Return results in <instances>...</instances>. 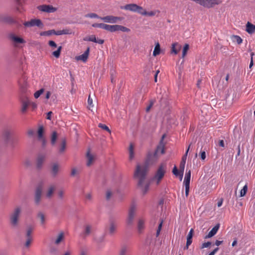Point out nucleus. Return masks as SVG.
Listing matches in <instances>:
<instances>
[{
    "mask_svg": "<svg viewBox=\"0 0 255 255\" xmlns=\"http://www.w3.org/2000/svg\"><path fill=\"white\" fill-rule=\"evenodd\" d=\"M158 159V155L155 152H149L147 155L145 162L141 165H137L134 172V178L138 179V186L141 188L143 194L148 190L149 184L145 183V177L150 165L155 163Z\"/></svg>",
    "mask_w": 255,
    "mask_h": 255,
    "instance_id": "f257e3e1",
    "label": "nucleus"
},
{
    "mask_svg": "<svg viewBox=\"0 0 255 255\" xmlns=\"http://www.w3.org/2000/svg\"><path fill=\"white\" fill-rule=\"evenodd\" d=\"M92 26L94 27H98L102 29H105L110 32H115L117 31H121L123 32H128L130 31V29L124 26L120 25H109L105 23H93Z\"/></svg>",
    "mask_w": 255,
    "mask_h": 255,
    "instance_id": "f03ea898",
    "label": "nucleus"
},
{
    "mask_svg": "<svg viewBox=\"0 0 255 255\" xmlns=\"http://www.w3.org/2000/svg\"><path fill=\"white\" fill-rule=\"evenodd\" d=\"M2 139L4 143L7 146L13 147L16 142V139L11 136L10 128L4 127L2 130Z\"/></svg>",
    "mask_w": 255,
    "mask_h": 255,
    "instance_id": "7ed1b4c3",
    "label": "nucleus"
},
{
    "mask_svg": "<svg viewBox=\"0 0 255 255\" xmlns=\"http://www.w3.org/2000/svg\"><path fill=\"white\" fill-rule=\"evenodd\" d=\"M121 8L128 11L137 12L139 14H145V9L135 3H129L122 6Z\"/></svg>",
    "mask_w": 255,
    "mask_h": 255,
    "instance_id": "20e7f679",
    "label": "nucleus"
},
{
    "mask_svg": "<svg viewBox=\"0 0 255 255\" xmlns=\"http://www.w3.org/2000/svg\"><path fill=\"white\" fill-rule=\"evenodd\" d=\"M166 169V165L165 163H161L156 171L153 179L156 180L157 184H159L160 180L163 177Z\"/></svg>",
    "mask_w": 255,
    "mask_h": 255,
    "instance_id": "39448f33",
    "label": "nucleus"
},
{
    "mask_svg": "<svg viewBox=\"0 0 255 255\" xmlns=\"http://www.w3.org/2000/svg\"><path fill=\"white\" fill-rule=\"evenodd\" d=\"M21 213V208L17 207L10 216V224L13 227H16L18 224V217Z\"/></svg>",
    "mask_w": 255,
    "mask_h": 255,
    "instance_id": "423d86ee",
    "label": "nucleus"
},
{
    "mask_svg": "<svg viewBox=\"0 0 255 255\" xmlns=\"http://www.w3.org/2000/svg\"><path fill=\"white\" fill-rule=\"evenodd\" d=\"M105 22L110 23H122L123 17H100Z\"/></svg>",
    "mask_w": 255,
    "mask_h": 255,
    "instance_id": "0eeeda50",
    "label": "nucleus"
},
{
    "mask_svg": "<svg viewBox=\"0 0 255 255\" xmlns=\"http://www.w3.org/2000/svg\"><path fill=\"white\" fill-rule=\"evenodd\" d=\"M39 11L45 12L47 13H53L55 12L57 8L51 5L43 4L37 7Z\"/></svg>",
    "mask_w": 255,
    "mask_h": 255,
    "instance_id": "6e6552de",
    "label": "nucleus"
},
{
    "mask_svg": "<svg viewBox=\"0 0 255 255\" xmlns=\"http://www.w3.org/2000/svg\"><path fill=\"white\" fill-rule=\"evenodd\" d=\"M191 178V171L189 170L188 172H186L184 180V184L185 188V196L188 197L189 195V188H190V181Z\"/></svg>",
    "mask_w": 255,
    "mask_h": 255,
    "instance_id": "1a4fd4ad",
    "label": "nucleus"
},
{
    "mask_svg": "<svg viewBox=\"0 0 255 255\" xmlns=\"http://www.w3.org/2000/svg\"><path fill=\"white\" fill-rule=\"evenodd\" d=\"M135 206L134 205H132L129 209L128 217L127 220V224L128 225L130 226L132 224L135 215Z\"/></svg>",
    "mask_w": 255,
    "mask_h": 255,
    "instance_id": "9d476101",
    "label": "nucleus"
},
{
    "mask_svg": "<svg viewBox=\"0 0 255 255\" xmlns=\"http://www.w3.org/2000/svg\"><path fill=\"white\" fill-rule=\"evenodd\" d=\"M1 21L9 25H14L16 27L21 25L20 23L13 17H3Z\"/></svg>",
    "mask_w": 255,
    "mask_h": 255,
    "instance_id": "9b49d317",
    "label": "nucleus"
},
{
    "mask_svg": "<svg viewBox=\"0 0 255 255\" xmlns=\"http://www.w3.org/2000/svg\"><path fill=\"white\" fill-rule=\"evenodd\" d=\"M23 24L26 27H31L33 26H37L40 27L43 25L42 23L39 19H33L30 21L25 22Z\"/></svg>",
    "mask_w": 255,
    "mask_h": 255,
    "instance_id": "f8f14e48",
    "label": "nucleus"
},
{
    "mask_svg": "<svg viewBox=\"0 0 255 255\" xmlns=\"http://www.w3.org/2000/svg\"><path fill=\"white\" fill-rule=\"evenodd\" d=\"M9 38L15 44H21L25 43V41L22 38L16 36L13 33L9 34Z\"/></svg>",
    "mask_w": 255,
    "mask_h": 255,
    "instance_id": "ddd939ff",
    "label": "nucleus"
},
{
    "mask_svg": "<svg viewBox=\"0 0 255 255\" xmlns=\"http://www.w3.org/2000/svg\"><path fill=\"white\" fill-rule=\"evenodd\" d=\"M42 189V185H39L36 189L35 194V202L38 204L40 202Z\"/></svg>",
    "mask_w": 255,
    "mask_h": 255,
    "instance_id": "4468645a",
    "label": "nucleus"
},
{
    "mask_svg": "<svg viewBox=\"0 0 255 255\" xmlns=\"http://www.w3.org/2000/svg\"><path fill=\"white\" fill-rule=\"evenodd\" d=\"M118 224L113 220H110L109 228V233L110 235H113L116 232Z\"/></svg>",
    "mask_w": 255,
    "mask_h": 255,
    "instance_id": "2eb2a0df",
    "label": "nucleus"
},
{
    "mask_svg": "<svg viewBox=\"0 0 255 255\" xmlns=\"http://www.w3.org/2000/svg\"><path fill=\"white\" fill-rule=\"evenodd\" d=\"M92 227L90 225H86L84 226V230L83 232L81 234V236L83 238H86L91 233Z\"/></svg>",
    "mask_w": 255,
    "mask_h": 255,
    "instance_id": "dca6fc26",
    "label": "nucleus"
},
{
    "mask_svg": "<svg viewBox=\"0 0 255 255\" xmlns=\"http://www.w3.org/2000/svg\"><path fill=\"white\" fill-rule=\"evenodd\" d=\"M30 101L27 99H23L21 101V112L24 113L26 112L29 106H30Z\"/></svg>",
    "mask_w": 255,
    "mask_h": 255,
    "instance_id": "f3484780",
    "label": "nucleus"
},
{
    "mask_svg": "<svg viewBox=\"0 0 255 255\" xmlns=\"http://www.w3.org/2000/svg\"><path fill=\"white\" fill-rule=\"evenodd\" d=\"M90 52V48L88 47L86 50L82 55L77 57V59L86 62L87 60Z\"/></svg>",
    "mask_w": 255,
    "mask_h": 255,
    "instance_id": "a211bd4d",
    "label": "nucleus"
},
{
    "mask_svg": "<svg viewBox=\"0 0 255 255\" xmlns=\"http://www.w3.org/2000/svg\"><path fill=\"white\" fill-rule=\"evenodd\" d=\"M219 228V225H216L215 226L212 230L209 232L208 234L205 237V239L210 238L214 236L217 232Z\"/></svg>",
    "mask_w": 255,
    "mask_h": 255,
    "instance_id": "6ab92c4d",
    "label": "nucleus"
},
{
    "mask_svg": "<svg viewBox=\"0 0 255 255\" xmlns=\"http://www.w3.org/2000/svg\"><path fill=\"white\" fill-rule=\"evenodd\" d=\"M246 31L249 34H253L255 32V25L248 22L246 24Z\"/></svg>",
    "mask_w": 255,
    "mask_h": 255,
    "instance_id": "aec40b11",
    "label": "nucleus"
},
{
    "mask_svg": "<svg viewBox=\"0 0 255 255\" xmlns=\"http://www.w3.org/2000/svg\"><path fill=\"white\" fill-rule=\"evenodd\" d=\"M45 156L43 155L40 154L38 156L36 161V166L38 169L41 168Z\"/></svg>",
    "mask_w": 255,
    "mask_h": 255,
    "instance_id": "412c9836",
    "label": "nucleus"
},
{
    "mask_svg": "<svg viewBox=\"0 0 255 255\" xmlns=\"http://www.w3.org/2000/svg\"><path fill=\"white\" fill-rule=\"evenodd\" d=\"M181 49V45L177 43H174L172 44L171 52L174 54H177Z\"/></svg>",
    "mask_w": 255,
    "mask_h": 255,
    "instance_id": "4be33fe9",
    "label": "nucleus"
},
{
    "mask_svg": "<svg viewBox=\"0 0 255 255\" xmlns=\"http://www.w3.org/2000/svg\"><path fill=\"white\" fill-rule=\"evenodd\" d=\"M154 152L156 153L157 155L159 153H160L161 154L164 153V146L162 140L160 141V144L157 146L156 149Z\"/></svg>",
    "mask_w": 255,
    "mask_h": 255,
    "instance_id": "5701e85b",
    "label": "nucleus"
},
{
    "mask_svg": "<svg viewBox=\"0 0 255 255\" xmlns=\"http://www.w3.org/2000/svg\"><path fill=\"white\" fill-rule=\"evenodd\" d=\"M130 248L126 246H123L119 253V255H129Z\"/></svg>",
    "mask_w": 255,
    "mask_h": 255,
    "instance_id": "b1692460",
    "label": "nucleus"
},
{
    "mask_svg": "<svg viewBox=\"0 0 255 255\" xmlns=\"http://www.w3.org/2000/svg\"><path fill=\"white\" fill-rule=\"evenodd\" d=\"M66 148V140L65 139H63L62 140V142H61V143L59 146V153H60V154L63 153L65 151Z\"/></svg>",
    "mask_w": 255,
    "mask_h": 255,
    "instance_id": "393cba45",
    "label": "nucleus"
},
{
    "mask_svg": "<svg viewBox=\"0 0 255 255\" xmlns=\"http://www.w3.org/2000/svg\"><path fill=\"white\" fill-rule=\"evenodd\" d=\"M55 189H56L55 185H50L49 186V187L48 188L47 192L46 193L47 197L50 198L52 196L53 192H54V190H55Z\"/></svg>",
    "mask_w": 255,
    "mask_h": 255,
    "instance_id": "a878e982",
    "label": "nucleus"
},
{
    "mask_svg": "<svg viewBox=\"0 0 255 255\" xmlns=\"http://www.w3.org/2000/svg\"><path fill=\"white\" fill-rule=\"evenodd\" d=\"M57 138V133L56 131H53L51 136V144L52 145H54Z\"/></svg>",
    "mask_w": 255,
    "mask_h": 255,
    "instance_id": "bb28decb",
    "label": "nucleus"
},
{
    "mask_svg": "<svg viewBox=\"0 0 255 255\" xmlns=\"http://www.w3.org/2000/svg\"><path fill=\"white\" fill-rule=\"evenodd\" d=\"M193 229H191L187 236V243L188 245H191L192 242V237H193Z\"/></svg>",
    "mask_w": 255,
    "mask_h": 255,
    "instance_id": "cd10ccee",
    "label": "nucleus"
},
{
    "mask_svg": "<svg viewBox=\"0 0 255 255\" xmlns=\"http://www.w3.org/2000/svg\"><path fill=\"white\" fill-rule=\"evenodd\" d=\"M64 235L63 232H60L57 238V239L55 241V244L56 245H58L64 239Z\"/></svg>",
    "mask_w": 255,
    "mask_h": 255,
    "instance_id": "c85d7f7f",
    "label": "nucleus"
},
{
    "mask_svg": "<svg viewBox=\"0 0 255 255\" xmlns=\"http://www.w3.org/2000/svg\"><path fill=\"white\" fill-rule=\"evenodd\" d=\"M160 52V45L158 42H157L155 46L154 47V49L153 52V55L154 56H156V55L159 54Z\"/></svg>",
    "mask_w": 255,
    "mask_h": 255,
    "instance_id": "c756f323",
    "label": "nucleus"
},
{
    "mask_svg": "<svg viewBox=\"0 0 255 255\" xmlns=\"http://www.w3.org/2000/svg\"><path fill=\"white\" fill-rule=\"evenodd\" d=\"M137 228L139 232H141L144 228V221L140 219L138 220Z\"/></svg>",
    "mask_w": 255,
    "mask_h": 255,
    "instance_id": "7c9ffc66",
    "label": "nucleus"
},
{
    "mask_svg": "<svg viewBox=\"0 0 255 255\" xmlns=\"http://www.w3.org/2000/svg\"><path fill=\"white\" fill-rule=\"evenodd\" d=\"M55 33V30L52 29L48 31H42L40 33V36H50L52 34H54Z\"/></svg>",
    "mask_w": 255,
    "mask_h": 255,
    "instance_id": "2f4dec72",
    "label": "nucleus"
},
{
    "mask_svg": "<svg viewBox=\"0 0 255 255\" xmlns=\"http://www.w3.org/2000/svg\"><path fill=\"white\" fill-rule=\"evenodd\" d=\"M87 158L88 159L87 165V166H90L93 161V157L89 151H88L87 153Z\"/></svg>",
    "mask_w": 255,
    "mask_h": 255,
    "instance_id": "473e14b6",
    "label": "nucleus"
},
{
    "mask_svg": "<svg viewBox=\"0 0 255 255\" xmlns=\"http://www.w3.org/2000/svg\"><path fill=\"white\" fill-rule=\"evenodd\" d=\"M185 163H184V162L181 161L180 164V166H179V168H180V180H182V177H183L184 170V168H185Z\"/></svg>",
    "mask_w": 255,
    "mask_h": 255,
    "instance_id": "72a5a7b5",
    "label": "nucleus"
},
{
    "mask_svg": "<svg viewBox=\"0 0 255 255\" xmlns=\"http://www.w3.org/2000/svg\"><path fill=\"white\" fill-rule=\"evenodd\" d=\"M59 166L57 163H55L53 165L52 167V173L54 176H55L58 172Z\"/></svg>",
    "mask_w": 255,
    "mask_h": 255,
    "instance_id": "f704fd0d",
    "label": "nucleus"
},
{
    "mask_svg": "<svg viewBox=\"0 0 255 255\" xmlns=\"http://www.w3.org/2000/svg\"><path fill=\"white\" fill-rule=\"evenodd\" d=\"M61 49H62V46H59L58 47L57 50L54 51L52 52V55L56 58H59L60 55Z\"/></svg>",
    "mask_w": 255,
    "mask_h": 255,
    "instance_id": "c9c22d12",
    "label": "nucleus"
},
{
    "mask_svg": "<svg viewBox=\"0 0 255 255\" xmlns=\"http://www.w3.org/2000/svg\"><path fill=\"white\" fill-rule=\"evenodd\" d=\"M37 217L40 219L41 224L42 225H44L45 221V218L44 214L42 212H39L37 214Z\"/></svg>",
    "mask_w": 255,
    "mask_h": 255,
    "instance_id": "e433bc0d",
    "label": "nucleus"
},
{
    "mask_svg": "<svg viewBox=\"0 0 255 255\" xmlns=\"http://www.w3.org/2000/svg\"><path fill=\"white\" fill-rule=\"evenodd\" d=\"M233 40L234 42H236L238 44H241L243 42V40L241 37L238 35H233Z\"/></svg>",
    "mask_w": 255,
    "mask_h": 255,
    "instance_id": "4c0bfd02",
    "label": "nucleus"
},
{
    "mask_svg": "<svg viewBox=\"0 0 255 255\" xmlns=\"http://www.w3.org/2000/svg\"><path fill=\"white\" fill-rule=\"evenodd\" d=\"M44 129L42 126H41L39 127L38 129V138L39 139H41L43 137V134Z\"/></svg>",
    "mask_w": 255,
    "mask_h": 255,
    "instance_id": "58836bf2",
    "label": "nucleus"
},
{
    "mask_svg": "<svg viewBox=\"0 0 255 255\" xmlns=\"http://www.w3.org/2000/svg\"><path fill=\"white\" fill-rule=\"evenodd\" d=\"M189 48V46L188 44H185L183 47V50H182V58H184L187 52V51L188 50Z\"/></svg>",
    "mask_w": 255,
    "mask_h": 255,
    "instance_id": "ea45409f",
    "label": "nucleus"
},
{
    "mask_svg": "<svg viewBox=\"0 0 255 255\" xmlns=\"http://www.w3.org/2000/svg\"><path fill=\"white\" fill-rule=\"evenodd\" d=\"M32 230H33V229H32V227H28L27 228V230H26V238L32 239V237L31 236V233H32Z\"/></svg>",
    "mask_w": 255,
    "mask_h": 255,
    "instance_id": "a19ab883",
    "label": "nucleus"
},
{
    "mask_svg": "<svg viewBox=\"0 0 255 255\" xmlns=\"http://www.w3.org/2000/svg\"><path fill=\"white\" fill-rule=\"evenodd\" d=\"M96 36L94 35H92L89 36L88 37H86L84 38V41H92L94 42H96Z\"/></svg>",
    "mask_w": 255,
    "mask_h": 255,
    "instance_id": "79ce46f5",
    "label": "nucleus"
},
{
    "mask_svg": "<svg viewBox=\"0 0 255 255\" xmlns=\"http://www.w3.org/2000/svg\"><path fill=\"white\" fill-rule=\"evenodd\" d=\"M44 89L42 88L40 89L39 90L37 91L34 94V96L35 98L37 99L39 98L40 95L44 92Z\"/></svg>",
    "mask_w": 255,
    "mask_h": 255,
    "instance_id": "37998d69",
    "label": "nucleus"
},
{
    "mask_svg": "<svg viewBox=\"0 0 255 255\" xmlns=\"http://www.w3.org/2000/svg\"><path fill=\"white\" fill-rule=\"evenodd\" d=\"M162 224H163V220H161L159 224L158 225V228L156 230V237H158V236L160 234V231H161V228L162 227Z\"/></svg>",
    "mask_w": 255,
    "mask_h": 255,
    "instance_id": "c03bdc74",
    "label": "nucleus"
},
{
    "mask_svg": "<svg viewBox=\"0 0 255 255\" xmlns=\"http://www.w3.org/2000/svg\"><path fill=\"white\" fill-rule=\"evenodd\" d=\"M173 174L175 175L176 176H180V171H179L177 169V168L176 166H174V167L173 168L172 170Z\"/></svg>",
    "mask_w": 255,
    "mask_h": 255,
    "instance_id": "a18cd8bd",
    "label": "nucleus"
},
{
    "mask_svg": "<svg viewBox=\"0 0 255 255\" xmlns=\"http://www.w3.org/2000/svg\"><path fill=\"white\" fill-rule=\"evenodd\" d=\"M18 84H19V86L21 89V90L22 92H25V90H26V82L24 81V83L21 85L20 82H18Z\"/></svg>",
    "mask_w": 255,
    "mask_h": 255,
    "instance_id": "49530a36",
    "label": "nucleus"
},
{
    "mask_svg": "<svg viewBox=\"0 0 255 255\" xmlns=\"http://www.w3.org/2000/svg\"><path fill=\"white\" fill-rule=\"evenodd\" d=\"M99 128H101L102 129H104L106 130H107V131H108L109 132H111V130L110 129H109V128H108V127H107L106 125H104V124H102L101 123H100L99 124Z\"/></svg>",
    "mask_w": 255,
    "mask_h": 255,
    "instance_id": "de8ad7c7",
    "label": "nucleus"
},
{
    "mask_svg": "<svg viewBox=\"0 0 255 255\" xmlns=\"http://www.w3.org/2000/svg\"><path fill=\"white\" fill-rule=\"evenodd\" d=\"M190 147V145H189L188 146V148H187V149L185 154L182 156V160H181L182 162H184V163H186L187 156V154H188V153Z\"/></svg>",
    "mask_w": 255,
    "mask_h": 255,
    "instance_id": "09e8293b",
    "label": "nucleus"
},
{
    "mask_svg": "<svg viewBox=\"0 0 255 255\" xmlns=\"http://www.w3.org/2000/svg\"><path fill=\"white\" fill-rule=\"evenodd\" d=\"M129 158L131 159L133 157V147L131 144L129 146Z\"/></svg>",
    "mask_w": 255,
    "mask_h": 255,
    "instance_id": "8fccbe9b",
    "label": "nucleus"
},
{
    "mask_svg": "<svg viewBox=\"0 0 255 255\" xmlns=\"http://www.w3.org/2000/svg\"><path fill=\"white\" fill-rule=\"evenodd\" d=\"M247 185H245L240 192V195L241 197L244 196L246 194V192L247 191Z\"/></svg>",
    "mask_w": 255,
    "mask_h": 255,
    "instance_id": "3c124183",
    "label": "nucleus"
},
{
    "mask_svg": "<svg viewBox=\"0 0 255 255\" xmlns=\"http://www.w3.org/2000/svg\"><path fill=\"white\" fill-rule=\"evenodd\" d=\"M48 44L50 47L53 48H56L57 46L56 43L53 40H50L48 42Z\"/></svg>",
    "mask_w": 255,
    "mask_h": 255,
    "instance_id": "603ef678",
    "label": "nucleus"
},
{
    "mask_svg": "<svg viewBox=\"0 0 255 255\" xmlns=\"http://www.w3.org/2000/svg\"><path fill=\"white\" fill-rule=\"evenodd\" d=\"M32 241V239L31 238H27L26 241L24 244V246L26 248H28L30 246V243Z\"/></svg>",
    "mask_w": 255,
    "mask_h": 255,
    "instance_id": "864d4df0",
    "label": "nucleus"
},
{
    "mask_svg": "<svg viewBox=\"0 0 255 255\" xmlns=\"http://www.w3.org/2000/svg\"><path fill=\"white\" fill-rule=\"evenodd\" d=\"M211 245V242H207L206 243H204L202 245L201 249L207 248L209 247Z\"/></svg>",
    "mask_w": 255,
    "mask_h": 255,
    "instance_id": "5fc2aeb1",
    "label": "nucleus"
},
{
    "mask_svg": "<svg viewBox=\"0 0 255 255\" xmlns=\"http://www.w3.org/2000/svg\"><path fill=\"white\" fill-rule=\"evenodd\" d=\"M154 101L151 100L149 105L146 108V112H148L154 104Z\"/></svg>",
    "mask_w": 255,
    "mask_h": 255,
    "instance_id": "6e6d98bb",
    "label": "nucleus"
},
{
    "mask_svg": "<svg viewBox=\"0 0 255 255\" xmlns=\"http://www.w3.org/2000/svg\"><path fill=\"white\" fill-rule=\"evenodd\" d=\"M145 14H141V15H148V16H154V14H153V10H151L150 11H147L145 9Z\"/></svg>",
    "mask_w": 255,
    "mask_h": 255,
    "instance_id": "4d7b16f0",
    "label": "nucleus"
},
{
    "mask_svg": "<svg viewBox=\"0 0 255 255\" xmlns=\"http://www.w3.org/2000/svg\"><path fill=\"white\" fill-rule=\"evenodd\" d=\"M64 192L62 190H59L58 193V197L60 199H63L64 198Z\"/></svg>",
    "mask_w": 255,
    "mask_h": 255,
    "instance_id": "13d9d810",
    "label": "nucleus"
},
{
    "mask_svg": "<svg viewBox=\"0 0 255 255\" xmlns=\"http://www.w3.org/2000/svg\"><path fill=\"white\" fill-rule=\"evenodd\" d=\"M71 30L69 29H65L62 30V34H71Z\"/></svg>",
    "mask_w": 255,
    "mask_h": 255,
    "instance_id": "bf43d9fd",
    "label": "nucleus"
},
{
    "mask_svg": "<svg viewBox=\"0 0 255 255\" xmlns=\"http://www.w3.org/2000/svg\"><path fill=\"white\" fill-rule=\"evenodd\" d=\"M111 196H112L111 191L110 190H108L106 192V199L109 200L111 198Z\"/></svg>",
    "mask_w": 255,
    "mask_h": 255,
    "instance_id": "052dcab7",
    "label": "nucleus"
},
{
    "mask_svg": "<svg viewBox=\"0 0 255 255\" xmlns=\"http://www.w3.org/2000/svg\"><path fill=\"white\" fill-rule=\"evenodd\" d=\"M88 104L90 107H93L94 105L93 104V100L90 98V96H89L88 98Z\"/></svg>",
    "mask_w": 255,
    "mask_h": 255,
    "instance_id": "680f3d73",
    "label": "nucleus"
},
{
    "mask_svg": "<svg viewBox=\"0 0 255 255\" xmlns=\"http://www.w3.org/2000/svg\"><path fill=\"white\" fill-rule=\"evenodd\" d=\"M206 152L205 151L201 152V158L202 160H204L206 158Z\"/></svg>",
    "mask_w": 255,
    "mask_h": 255,
    "instance_id": "e2e57ef3",
    "label": "nucleus"
},
{
    "mask_svg": "<svg viewBox=\"0 0 255 255\" xmlns=\"http://www.w3.org/2000/svg\"><path fill=\"white\" fill-rule=\"evenodd\" d=\"M85 197H86V199H87L88 200H92V196L91 193H89L86 194Z\"/></svg>",
    "mask_w": 255,
    "mask_h": 255,
    "instance_id": "0e129e2a",
    "label": "nucleus"
},
{
    "mask_svg": "<svg viewBox=\"0 0 255 255\" xmlns=\"http://www.w3.org/2000/svg\"><path fill=\"white\" fill-rule=\"evenodd\" d=\"M30 106H31L32 110H34L37 108V104L33 102H30Z\"/></svg>",
    "mask_w": 255,
    "mask_h": 255,
    "instance_id": "69168bd1",
    "label": "nucleus"
},
{
    "mask_svg": "<svg viewBox=\"0 0 255 255\" xmlns=\"http://www.w3.org/2000/svg\"><path fill=\"white\" fill-rule=\"evenodd\" d=\"M153 11V14L154 15H158L160 14V11L158 9H154Z\"/></svg>",
    "mask_w": 255,
    "mask_h": 255,
    "instance_id": "338daca9",
    "label": "nucleus"
},
{
    "mask_svg": "<svg viewBox=\"0 0 255 255\" xmlns=\"http://www.w3.org/2000/svg\"><path fill=\"white\" fill-rule=\"evenodd\" d=\"M219 145L221 147H224V141L223 140H220L219 142Z\"/></svg>",
    "mask_w": 255,
    "mask_h": 255,
    "instance_id": "774afa93",
    "label": "nucleus"
}]
</instances>
